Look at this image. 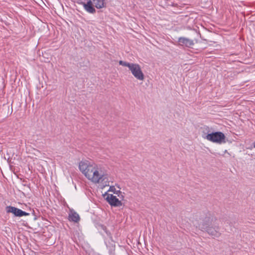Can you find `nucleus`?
<instances>
[{"mask_svg": "<svg viewBox=\"0 0 255 255\" xmlns=\"http://www.w3.org/2000/svg\"><path fill=\"white\" fill-rule=\"evenodd\" d=\"M79 168L82 173L94 183H102L108 180L107 174L103 170L102 167L95 163L81 161Z\"/></svg>", "mask_w": 255, "mask_h": 255, "instance_id": "1", "label": "nucleus"}, {"mask_svg": "<svg viewBox=\"0 0 255 255\" xmlns=\"http://www.w3.org/2000/svg\"><path fill=\"white\" fill-rule=\"evenodd\" d=\"M77 2L82 4L84 9L91 13L96 12L94 6L97 8L105 6V0H77Z\"/></svg>", "mask_w": 255, "mask_h": 255, "instance_id": "2", "label": "nucleus"}, {"mask_svg": "<svg viewBox=\"0 0 255 255\" xmlns=\"http://www.w3.org/2000/svg\"><path fill=\"white\" fill-rule=\"evenodd\" d=\"M120 65L127 67L132 75L139 81H143L144 79V75L142 71L140 66L137 63H129L122 60L119 61Z\"/></svg>", "mask_w": 255, "mask_h": 255, "instance_id": "3", "label": "nucleus"}, {"mask_svg": "<svg viewBox=\"0 0 255 255\" xmlns=\"http://www.w3.org/2000/svg\"><path fill=\"white\" fill-rule=\"evenodd\" d=\"M201 221L196 226L201 231H204L209 227L212 226L217 219L212 216L209 213H207L205 216H201Z\"/></svg>", "mask_w": 255, "mask_h": 255, "instance_id": "4", "label": "nucleus"}, {"mask_svg": "<svg viewBox=\"0 0 255 255\" xmlns=\"http://www.w3.org/2000/svg\"><path fill=\"white\" fill-rule=\"evenodd\" d=\"M204 138L213 142L221 143L225 142L226 136L223 132L217 131L208 134Z\"/></svg>", "mask_w": 255, "mask_h": 255, "instance_id": "5", "label": "nucleus"}, {"mask_svg": "<svg viewBox=\"0 0 255 255\" xmlns=\"http://www.w3.org/2000/svg\"><path fill=\"white\" fill-rule=\"evenodd\" d=\"M6 210L7 213H12L15 216L22 217L23 216H28L29 213L12 206H7L6 207Z\"/></svg>", "mask_w": 255, "mask_h": 255, "instance_id": "6", "label": "nucleus"}, {"mask_svg": "<svg viewBox=\"0 0 255 255\" xmlns=\"http://www.w3.org/2000/svg\"><path fill=\"white\" fill-rule=\"evenodd\" d=\"M107 202L113 206L119 207L122 205V202L113 194H108L106 197Z\"/></svg>", "mask_w": 255, "mask_h": 255, "instance_id": "7", "label": "nucleus"}, {"mask_svg": "<svg viewBox=\"0 0 255 255\" xmlns=\"http://www.w3.org/2000/svg\"><path fill=\"white\" fill-rule=\"evenodd\" d=\"M178 41L179 45L182 46H184L189 48L192 47L194 44L192 40L184 37H179Z\"/></svg>", "mask_w": 255, "mask_h": 255, "instance_id": "8", "label": "nucleus"}, {"mask_svg": "<svg viewBox=\"0 0 255 255\" xmlns=\"http://www.w3.org/2000/svg\"><path fill=\"white\" fill-rule=\"evenodd\" d=\"M219 227L218 226H215L213 228L212 226L209 227L204 231L208 233L210 235L214 237H219L221 234L219 232Z\"/></svg>", "mask_w": 255, "mask_h": 255, "instance_id": "9", "label": "nucleus"}, {"mask_svg": "<svg viewBox=\"0 0 255 255\" xmlns=\"http://www.w3.org/2000/svg\"><path fill=\"white\" fill-rule=\"evenodd\" d=\"M68 219L70 221L77 223L80 221L79 215L74 210H70L68 215Z\"/></svg>", "mask_w": 255, "mask_h": 255, "instance_id": "10", "label": "nucleus"}, {"mask_svg": "<svg viewBox=\"0 0 255 255\" xmlns=\"http://www.w3.org/2000/svg\"><path fill=\"white\" fill-rule=\"evenodd\" d=\"M254 147L255 148V142L254 143Z\"/></svg>", "mask_w": 255, "mask_h": 255, "instance_id": "11", "label": "nucleus"}]
</instances>
